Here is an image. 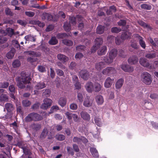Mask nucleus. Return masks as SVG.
Masks as SVG:
<instances>
[{
  "label": "nucleus",
  "instance_id": "obj_11",
  "mask_svg": "<svg viewBox=\"0 0 158 158\" xmlns=\"http://www.w3.org/2000/svg\"><path fill=\"white\" fill-rule=\"evenodd\" d=\"M114 82V79H112L109 77H108L104 83L105 87L107 88L110 87Z\"/></svg>",
  "mask_w": 158,
  "mask_h": 158
},
{
  "label": "nucleus",
  "instance_id": "obj_7",
  "mask_svg": "<svg viewBox=\"0 0 158 158\" xmlns=\"http://www.w3.org/2000/svg\"><path fill=\"white\" fill-rule=\"evenodd\" d=\"M138 58L135 55L132 56L128 59V63L131 64H135L138 62Z\"/></svg>",
  "mask_w": 158,
  "mask_h": 158
},
{
  "label": "nucleus",
  "instance_id": "obj_16",
  "mask_svg": "<svg viewBox=\"0 0 158 158\" xmlns=\"http://www.w3.org/2000/svg\"><path fill=\"white\" fill-rule=\"evenodd\" d=\"M107 51V47L104 46L101 48L98 51L97 53L99 56H102L105 54Z\"/></svg>",
  "mask_w": 158,
  "mask_h": 158
},
{
  "label": "nucleus",
  "instance_id": "obj_6",
  "mask_svg": "<svg viewBox=\"0 0 158 158\" xmlns=\"http://www.w3.org/2000/svg\"><path fill=\"white\" fill-rule=\"evenodd\" d=\"M131 33L128 31H125L123 32L121 35V39L123 40L131 38Z\"/></svg>",
  "mask_w": 158,
  "mask_h": 158
},
{
  "label": "nucleus",
  "instance_id": "obj_26",
  "mask_svg": "<svg viewBox=\"0 0 158 158\" xmlns=\"http://www.w3.org/2000/svg\"><path fill=\"white\" fill-rule=\"evenodd\" d=\"M46 87L44 83L40 82L38 83L35 86V88L36 89L39 90L42 89Z\"/></svg>",
  "mask_w": 158,
  "mask_h": 158
},
{
  "label": "nucleus",
  "instance_id": "obj_35",
  "mask_svg": "<svg viewBox=\"0 0 158 158\" xmlns=\"http://www.w3.org/2000/svg\"><path fill=\"white\" fill-rule=\"evenodd\" d=\"M55 138L56 140L61 141L65 140L66 137L64 135L57 134L55 135Z\"/></svg>",
  "mask_w": 158,
  "mask_h": 158
},
{
  "label": "nucleus",
  "instance_id": "obj_2",
  "mask_svg": "<svg viewBox=\"0 0 158 158\" xmlns=\"http://www.w3.org/2000/svg\"><path fill=\"white\" fill-rule=\"evenodd\" d=\"M141 81L147 85H150L152 82L151 76L149 73L146 72L142 73L140 76Z\"/></svg>",
  "mask_w": 158,
  "mask_h": 158
},
{
  "label": "nucleus",
  "instance_id": "obj_22",
  "mask_svg": "<svg viewBox=\"0 0 158 158\" xmlns=\"http://www.w3.org/2000/svg\"><path fill=\"white\" fill-rule=\"evenodd\" d=\"M102 88L101 85L99 83L96 82L93 85V90L95 92H98L101 90Z\"/></svg>",
  "mask_w": 158,
  "mask_h": 158
},
{
  "label": "nucleus",
  "instance_id": "obj_33",
  "mask_svg": "<svg viewBox=\"0 0 158 158\" xmlns=\"http://www.w3.org/2000/svg\"><path fill=\"white\" fill-rule=\"evenodd\" d=\"M48 134V131L47 129L46 128H44L40 135V138L41 139L45 138Z\"/></svg>",
  "mask_w": 158,
  "mask_h": 158
},
{
  "label": "nucleus",
  "instance_id": "obj_64",
  "mask_svg": "<svg viewBox=\"0 0 158 158\" xmlns=\"http://www.w3.org/2000/svg\"><path fill=\"white\" fill-rule=\"evenodd\" d=\"M126 23V21L125 20H120L118 23V25L119 26H124Z\"/></svg>",
  "mask_w": 158,
  "mask_h": 158
},
{
  "label": "nucleus",
  "instance_id": "obj_61",
  "mask_svg": "<svg viewBox=\"0 0 158 158\" xmlns=\"http://www.w3.org/2000/svg\"><path fill=\"white\" fill-rule=\"evenodd\" d=\"M139 44L141 47L143 49H145L146 47V45L145 41L143 39L141 41H139Z\"/></svg>",
  "mask_w": 158,
  "mask_h": 158
},
{
  "label": "nucleus",
  "instance_id": "obj_30",
  "mask_svg": "<svg viewBox=\"0 0 158 158\" xmlns=\"http://www.w3.org/2000/svg\"><path fill=\"white\" fill-rule=\"evenodd\" d=\"M51 94V91L49 89H46L42 94L43 98L48 99L47 98L49 97Z\"/></svg>",
  "mask_w": 158,
  "mask_h": 158
},
{
  "label": "nucleus",
  "instance_id": "obj_44",
  "mask_svg": "<svg viewBox=\"0 0 158 158\" xmlns=\"http://www.w3.org/2000/svg\"><path fill=\"white\" fill-rule=\"evenodd\" d=\"M90 99H85L84 102V105L86 107L90 106L92 105V101L89 100Z\"/></svg>",
  "mask_w": 158,
  "mask_h": 158
},
{
  "label": "nucleus",
  "instance_id": "obj_41",
  "mask_svg": "<svg viewBox=\"0 0 158 158\" xmlns=\"http://www.w3.org/2000/svg\"><path fill=\"white\" fill-rule=\"evenodd\" d=\"M63 44L67 46H72L73 45V42L70 40L65 39L63 40Z\"/></svg>",
  "mask_w": 158,
  "mask_h": 158
},
{
  "label": "nucleus",
  "instance_id": "obj_47",
  "mask_svg": "<svg viewBox=\"0 0 158 158\" xmlns=\"http://www.w3.org/2000/svg\"><path fill=\"white\" fill-rule=\"evenodd\" d=\"M22 104L24 106L27 107L31 104V102L28 99H24L22 102Z\"/></svg>",
  "mask_w": 158,
  "mask_h": 158
},
{
  "label": "nucleus",
  "instance_id": "obj_13",
  "mask_svg": "<svg viewBox=\"0 0 158 158\" xmlns=\"http://www.w3.org/2000/svg\"><path fill=\"white\" fill-rule=\"evenodd\" d=\"M57 58L60 61L64 63L66 62L69 60V58L65 55L59 54L57 55Z\"/></svg>",
  "mask_w": 158,
  "mask_h": 158
},
{
  "label": "nucleus",
  "instance_id": "obj_60",
  "mask_svg": "<svg viewBox=\"0 0 158 158\" xmlns=\"http://www.w3.org/2000/svg\"><path fill=\"white\" fill-rule=\"evenodd\" d=\"M73 141L74 142L77 143L78 144H81V138L74 137L73 138Z\"/></svg>",
  "mask_w": 158,
  "mask_h": 158
},
{
  "label": "nucleus",
  "instance_id": "obj_58",
  "mask_svg": "<svg viewBox=\"0 0 158 158\" xmlns=\"http://www.w3.org/2000/svg\"><path fill=\"white\" fill-rule=\"evenodd\" d=\"M119 56L123 57L125 58L127 56L125 54L124 51L122 49H120L119 51L118 52Z\"/></svg>",
  "mask_w": 158,
  "mask_h": 158
},
{
  "label": "nucleus",
  "instance_id": "obj_10",
  "mask_svg": "<svg viewBox=\"0 0 158 158\" xmlns=\"http://www.w3.org/2000/svg\"><path fill=\"white\" fill-rule=\"evenodd\" d=\"M33 121H39L43 119L42 116L40 114L35 112H32Z\"/></svg>",
  "mask_w": 158,
  "mask_h": 158
},
{
  "label": "nucleus",
  "instance_id": "obj_49",
  "mask_svg": "<svg viewBox=\"0 0 158 158\" xmlns=\"http://www.w3.org/2000/svg\"><path fill=\"white\" fill-rule=\"evenodd\" d=\"M66 148L68 153L69 154H70L71 156H73L74 154L73 149L69 146H67Z\"/></svg>",
  "mask_w": 158,
  "mask_h": 158
},
{
  "label": "nucleus",
  "instance_id": "obj_15",
  "mask_svg": "<svg viewBox=\"0 0 158 158\" xmlns=\"http://www.w3.org/2000/svg\"><path fill=\"white\" fill-rule=\"evenodd\" d=\"M93 83L91 82H88L86 84L85 88L88 92H92L93 89Z\"/></svg>",
  "mask_w": 158,
  "mask_h": 158
},
{
  "label": "nucleus",
  "instance_id": "obj_8",
  "mask_svg": "<svg viewBox=\"0 0 158 158\" xmlns=\"http://www.w3.org/2000/svg\"><path fill=\"white\" fill-rule=\"evenodd\" d=\"M139 62L140 64L144 67L148 68L150 65L148 60L144 58H141L139 59Z\"/></svg>",
  "mask_w": 158,
  "mask_h": 158
},
{
  "label": "nucleus",
  "instance_id": "obj_50",
  "mask_svg": "<svg viewBox=\"0 0 158 158\" xmlns=\"http://www.w3.org/2000/svg\"><path fill=\"white\" fill-rule=\"evenodd\" d=\"M101 119L99 118L95 117L94 118V121L96 124L98 126L100 127L102 125Z\"/></svg>",
  "mask_w": 158,
  "mask_h": 158
},
{
  "label": "nucleus",
  "instance_id": "obj_57",
  "mask_svg": "<svg viewBox=\"0 0 158 158\" xmlns=\"http://www.w3.org/2000/svg\"><path fill=\"white\" fill-rule=\"evenodd\" d=\"M59 110V107L57 106H52L50 110L51 113H53Z\"/></svg>",
  "mask_w": 158,
  "mask_h": 158
},
{
  "label": "nucleus",
  "instance_id": "obj_56",
  "mask_svg": "<svg viewBox=\"0 0 158 158\" xmlns=\"http://www.w3.org/2000/svg\"><path fill=\"white\" fill-rule=\"evenodd\" d=\"M40 105V103L39 102H36L32 106L31 109L34 110H37L39 109Z\"/></svg>",
  "mask_w": 158,
  "mask_h": 158
},
{
  "label": "nucleus",
  "instance_id": "obj_45",
  "mask_svg": "<svg viewBox=\"0 0 158 158\" xmlns=\"http://www.w3.org/2000/svg\"><path fill=\"white\" fill-rule=\"evenodd\" d=\"M103 60L106 63L108 64H110L113 61V60L111 58L109 57V58L107 57H104Z\"/></svg>",
  "mask_w": 158,
  "mask_h": 158
},
{
  "label": "nucleus",
  "instance_id": "obj_63",
  "mask_svg": "<svg viewBox=\"0 0 158 158\" xmlns=\"http://www.w3.org/2000/svg\"><path fill=\"white\" fill-rule=\"evenodd\" d=\"M23 153L25 154V155H28L30 154L31 153V152H30V150L27 149L26 147H25L23 149Z\"/></svg>",
  "mask_w": 158,
  "mask_h": 158
},
{
  "label": "nucleus",
  "instance_id": "obj_42",
  "mask_svg": "<svg viewBox=\"0 0 158 158\" xmlns=\"http://www.w3.org/2000/svg\"><path fill=\"white\" fill-rule=\"evenodd\" d=\"M32 112L28 114L25 118V121L29 122L33 121Z\"/></svg>",
  "mask_w": 158,
  "mask_h": 158
},
{
  "label": "nucleus",
  "instance_id": "obj_29",
  "mask_svg": "<svg viewBox=\"0 0 158 158\" xmlns=\"http://www.w3.org/2000/svg\"><path fill=\"white\" fill-rule=\"evenodd\" d=\"M25 142L23 141H18L17 142L15 145L16 146L19 147V148L22 149L23 148L25 147Z\"/></svg>",
  "mask_w": 158,
  "mask_h": 158
},
{
  "label": "nucleus",
  "instance_id": "obj_31",
  "mask_svg": "<svg viewBox=\"0 0 158 158\" xmlns=\"http://www.w3.org/2000/svg\"><path fill=\"white\" fill-rule=\"evenodd\" d=\"M6 34L10 37L13 35L14 29L11 28H7L6 29Z\"/></svg>",
  "mask_w": 158,
  "mask_h": 158
},
{
  "label": "nucleus",
  "instance_id": "obj_12",
  "mask_svg": "<svg viewBox=\"0 0 158 158\" xmlns=\"http://www.w3.org/2000/svg\"><path fill=\"white\" fill-rule=\"evenodd\" d=\"M121 69L125 72H131L133 71V67L126 64H122L121 66Z\"/></svg>",
  "mask_w": 158,
  "mask_h": 158
},
{
  "label": "nucleus",
  "instance_id": "obj_48",
  "mask_svg": "<svg viewBox=\"0 0 158 158\" xmlns=\"http://www.w3.org/2000/svg\"><path fill=\"white\" fill-rule=\"evenodd\" d=\"M156 54L155 53H147L145 56L146 58L149 59L154 58L156 57Z\"/></svg>",
  "mask_w": 158,
  "mask_h": 158
},
{
  "label": "nucleus",
  "instance_id": "obj_39",
  "mask_svg": "<svg viewBox=\"0 0 158 158\" xmlns=\"http://www.w3.org/2000/svg\"><path fill=\"white\" fill-rule=\"evenodd\" d=\"M140 6L141 8L148 10H151L152 8V7L151 5L146 4H141Z\"/></svg>",
  "mask_w": 158,
  "mask_h": 158
},
{
  "label": "nucleus",
  "instance_id": "obj_36",
  "mask_svg": "<svg viewBox=\"0 0 158 158\" xmlns=\"http://www.w3.org/2000/svg\"><path fill=\"white\" fill-rule=\"evenodd\" d=\"M57 43L58 40L55 37H52L48 42V43L52 45L56 44Z\"/></svg>",
  "mask_w": 158,
  "mask_h": 158
},
{
  "label": "nucleus",
  "instance_id": "obj_40",
  "mask_svg": "<svg viewBox=\"0 0 158 158\" xmlns=\"http://www.w3.org/2000/svg\"><path fill=\"white\" fill-rule=\"evenodd\" d=\"M104 64L103 62H100L96 64L95 68L98 70H100L104 67Z\"/></svg>",
  "mask_w": 158,
  "mask_h": 158
},
{
  "label": "nucleus",
  "instance_id": "obj_53",
  "mask_svg": "<svg viewBox=\"0 0 158 158\" xmlns=\"http://www.w3.org/2000/svg\"><path fill=\"white\" fill-rule=\"evenodd\" d=\"M39 48L40 50L44 52L48 51L49 50V48H48L47 47L43 44H42L40 46Z\"/></svg>",
  "mask_w": 158,
  "mask_h": 158
},
{
  "label": "nucleus",
  "instance_id": "obj_62",
  "mask_svg": "<svg viewBox=\"0 0 158 158\" xmlns=\"http://www.w3.org/2000/svg\"><path fill=\"white\" fill-rule=\"evenodd\" d=\"M17 23L24 26H25L27 24V23L25 21H23L20 19L17 20Z\"/></svg>",
  "mask_w": 158,
  "mask_h": 158
},
{
  "label": "nucleus",
  "instance_id": "obj_52",
  "mask_svg": "<svg viewBox=\"0 0 158 158\" xmlns=\"http://www.w3.org/2000/svg\"><path fill=\"white\" fill-rule=\"evenodd\" d=\"M66 103V99H59L58 101L59 104L62 107L64 106Z\"/></svg>",
  "mask_w": 158,
  "mask_h": 158
},
{
  "label": "nucleus",
  "instance_id": "obj_18",
  "mask_svg": "<svg viewBox=\"0 0 158 158\" xmlns=\"http://www.w3.org/2000/svg\"><path fill=\"white\" fill-rule=\"evenodd\" d=\"M117 55V50L115 49L111 50L109 53V56L113 60Z\"/></svg>",
  "mask_w": 158,
  "mask_h": 158
},
{
  "label": "nucleus",
  "instance_id": "obj_37",
  "mask_svg": "<svg viewBox=\"0 0 158 158\" xmlns=\"http://www.w3.org/2000/svg\"><path fill=\"white\" fill-rule=\"evenodd\" d=\"M5 12L6 15L10 16H13L14 15V13L11 11V10L7 7L5 8Z\"/></svg>",
  "mask_w": 158,
  "mask_h": 158
},
{
  "label": "nucleus",
  "instance_id": "obj_19",
  "mask_svg": "<svg viewBox=\"0 0 158 158\" xmlns=\"http://www.w3.org/2000/svg\"><path fill=\"white\" fill-rule=\"evenodd\" d=\"M32 129L36 131H38L41 128V125L38 123H33L31 125Z\"/></svg>",
  "mask_w": 158,
  "mask_h": 158
},
{
  "label": "nucleus",
  "instance_id": "obj_4",
  "mask_svg": "<svg viewBox=\"0 0 158 158\" xmlns=\"http://www.w3.org/2000/svg\"><path fill=\"white\" fill-rule=\"evenodd\" d=\"M52 99H44V103L41 105L40 107L43 110H46L51 106Z\"/></svg>",
  "mask_w": 158,
  "mask_h": 158
},
{
  "label": "nucleus",
  "instance_id": "obj_21",
  "mask_svg": "<svg viewBox=\"0 0 158 158\" xmlns=\"http://www.w3.org/2000/svg\"><path fill=\"white\" fill-rule=\"evenodd\" d=\"M124 82V80L122 78L118 80L116 82L115 85L116 89H118L122 87Z\"/></svg>",
  "mask_w": 158,
  "mask_h": 158
},
{
  "label": "nucleus",
  "instance_id": "obj_14",
  "mask_svg": "<svg viewBox=\"0 0 158 158\" xmlns=\"http://www.w3.org/2000/svg\"><path fill=\"white\" fill-rule=\"evenodd\" d=\"M15 48H12L6 54V57L8 59H11L14 57L15 52Z\"/></svg>",
  "mask_w": 158,
  "mask_h": 158
},
{
  "label": "nucleus",
  "instance_id": "obj_9",
  "mask_svg": "<svg viewBox=\"0 0 158 158\" xmlns=\"http://www.w3.org/2000/svg\"><path fill=\"white\" fill-rule=\"evenodd\" d=\"M41 18L43 20H47L50 21L53 19V16L50 14L46 12L44 13L41 15Z\"/></svg>",
  "mask_w": 158,
  "mask_h": 158
},
{
  "label": "nucleus",
  "instance_id": "obj_43",
  "mask_svg": "<svg viewBox=\"0 0 158 158\" xmlns=\"http://www.w3.org/2000/svg\"><path fill=\"white\" fill-rule=\"evenodd\" d=\"M68 36V35L65 33H60L57 34L56 37L58 39H62L66 38Z\"/></svg>",
  "mask_w": 158,
  "mask_h": 158
},
{
  "label": "nucleus",
  "instance_id": "obj_23",
  "mask_svg": "<svg viewBox=\"0 0 158 158\" xmlns=\"http://www.w3.org/2000/svg\"><path fill=\"white\" fill-rule=\"evenodd\" d=\"M81 118L85 120L89 121L90 119V115L85 112L82 111L81 113Z\"/></svg>",
  "mask_w": 158,
  "mask_h": 158
},
{
  "label": "nucleus",
  "instance_id": "obj_55",
  "mask_svg": "<svg viewBox=\"0 0 158 158\" xmlns=\"http://www.w3.org/2000/svg\"><path fill=\"white\" fill-rule=\"evenodd\" d=\"M7 39L6 37L3 36V35H0V44L4 43L7 41Z\"/></svg>",
  "mask_w": 158,
  "mask_h": 158
},
{
  "label": "nucleus",
  "instance_id": "obj_32",
  "mask_svg": "<svg viewBox=\"0 0 158 158\" xmlns=\"http://www.w3.org/2000/svg\"><path fill=\"white\" fill-rule=\"evenodd\" d=\"M5 107L8 112H10L13 110V105L10 103L6 104Z\"/></svg>",
  "mask_w": 158,
  "mask_h": 158
},
{
  "label": "nucleus",
  "instance_id": "obj_20",
  "mask_svg": "<svg viewBox=\"0 0 158 158\" xmlns=\"http://www.w3.org/2000/svg\"><path fill=\"white\" fill-rule=\"evenodd\" d=\"M105 27L101 25L98 26L96 29V33L98 34H102L104 32Z\"/></svg>",
  "mask_w": 158,
  "mask_h": 158
},
{
  "label": "nucleus",
  "instance_id": "obj_1",
  "mask_svg": "<svg viewBox=\"0 0 158 158\" xmlns=\"http://www.w3.org/2000/svg\"><path fill=\"white\" fill-rule=\"evenodd\" d=\"M31 79L29 74L23 71L21 73V76L17 78V85L20 89L26 88L27 90L31 89L33 86L30 82Z\"/></svg>",
  "mask_w": 158,
  "mask_h": 158
},
{
  "label": "nucleus",
  "instance_id": "obj_34",
  "mask_svg": "<svg viewBox=\"0 0 158 158\" xmlns=\"http://www.w3.org/2000/svg\"><path fill=\"white\" fill-rule=\"evenodd\" d=\"M12 65L13 68H17L20 66L21 63L19 60L16 59L13 61Z\"/></svg>",
  "mask_w": 158,
  "mask_h": 158
},
{
  "label": "nucleus",
  "instance_id": "obj_38",
  "mask_svg": "<svg viewBox=\"0 0 158 158\" xmlns=\"http://www.w3.org/2000/svg\"><path fill=\"white\" fill-rule=\"evenodd\" d=\"M69 20L70 23H71L73 25H75L77 23L76 21V17L73 16H69Z\"/></svg>",
  "mask_w": 158,
  "mask_h": 158
},
{
  "label": "nucleus",
  "instance_id": "obj_25",
  "mask_svg": "<svg viewBox=\"0 0 158 158\" xmlns=\"http://www.w3.org/2000/svg\"><path fill=\"white\" fill-rule=\"evenodd\" d=\"M138 23L139 25L144 28H146L150 30H152V28L149 25L147 24L146 23L142 20L138 21Z\"/></svg>",
  "mask_w": 158,
  "mask_h": 158
},
{
  "label": "nucleus",
  "instance_id": "obj_51",
  "mask_svg": "<svg viewBox=\"0 0 158 158\" xmlns=\"http://www.w3.org/2000/svg\"><path fill=\"white\" fill-rule=\"evenodd\" d=\"M37 60V58L34 57H28L27 59V61L31 63L36 62Z\"/></svg>",
  "mask_w": 158,
  "mask_h": 158
},
{
  "label": "nucleus",
  "instance_id": "obj_27",
  "mask_svg": "<svg viewBox=\"0 0 158 158\" xmlns=\"http://www.w3.org/2000/svg\"><path fill=\"white\" fill-rule=\"evenodd\" d=\"M24 53L26 54H28L30 56H32L34 57L39 56L40 55L38 52L33 51H26L24 52Z\"/></svg>",
  "mask_w": 158,
  "mask_h": 158
},
{
  "label": "nucleus",
  "instance_id": "obj_28",
  "mask_svg": "<svg viewBox=\"0 0 158 158\" xmlns=\"http://www.w3.org/2000/svg\"><path fill=\"white\" fill-rule=\"evenodd\" d=\"M64 29L66 31H69L71 29V27L70 23L68 22H65L63 25Z\"/></svg>",
  "mask_w": 158,
  "mask_h": 158
},
{
  "label": "nucleus",
  "instance_id": "obj_5",
  "mask_svg": "<svg viewBox=\"0 0 158 158\" xmlns=\"http://www.w3.org/2000/svg\"><path fill=\"white\" fill-rule=\"evenodd\" d=\"M81 77L85 80H87L89 76V72L85 69L81 70L79 73Z\"/></svg>",
  "mask_w": 158,
  "mask_h": 158
},
{
  "label": "nucleus",
  "instance_id": "obj_17",
  "mask_svg": "<svg viewBox=\"0 0 158 158\" xmlns=\"http://www.w3.org/2000/svg\"><path fill=\"white\" fill-rule=\"evenodd\" d=\"M94 42L95 44L94 45L95 46L99 48L101 45L102 44L103 41L102 38L99 37L97 38L95 40Z\"/></svg>",
  "mask_w": 158,
  "mask_h": 158
},
{
  "label": "nucleus",
  "instance_id": "obj_24",
  "mask_svg": "<svg viewBox=\"0 0 158 158\" xmlns=\"http://www.w3.org/2000/svg\"><path fill=\"white\" fill-rule=\"evenodd\" d=\"M90 151L93 156L97 158L98 157L99 155L98 151L96 148H90Z\"/></svg>",
  "mask_w": 158,
  "mask_h": 158
},
{
  "label": "nucleus",
  "instance_id": "obj_3",
  "mask_svg": "<svg viewBox=\"0 0 158 158\" xmlns=\"http://www.w3.org/2000/svg\"><path fill=\"white\" fill-rule=\"evenodd\" d=\"M116 73V70L112 67H107L104 69L102 71V74L105 75H110Z\"/></svg>",
  "mask_w": 158,
  "mask_h": 158
},
{
  "label": "nucleus",
  "instance_id": "obj_59",
  "mask_svg": "<svg viewBox=\"0 0 158 158\" xmlns=\"http://www.w3.org/2000/svg\"><path fill=\"white\" fill-rule=\"evenodd\" d=\"M130 46L131 47L135 50L138 49L139 48L138 46L137 45V43L134 42L131 43Z\"/></svg>",
  "mask_w": 158,
  "mask_h": 158
},
{
  "label": "nucleus",
  "instance_id": "obj_46",
  "mask_svg": "<svg viewBox=\"0 0 158 158\" xmlns=\"http://www.w3.org/2000/svg\"><path fill=\"white\" fill-rule=\"evenodd\" d=\"M121 31V29L119 28H118L116 27H112L111 29V31L112 33H117L120 32Z\"/></svg>",
  "mask_w": 158,
  "mask_h": 158
},
{
  "label": "nucleus",
  "instance_id": "obj_54",
  "mask_svg": "<svg viewBox=\"0 0 158 158\" xmlns=\"http://www.w3.org/2000/svg\"><path fill=\"white\" fill-rule=\"evenodd\" d=\"M85 47L84 45H81L76 47V50L78 51H84L85 49Z\"/></svg>",
  "mask_w": 158,
  "mask_h": 158
}]
</instances>
